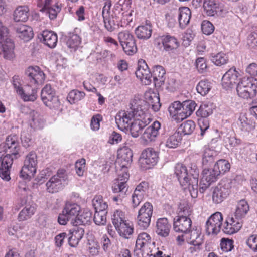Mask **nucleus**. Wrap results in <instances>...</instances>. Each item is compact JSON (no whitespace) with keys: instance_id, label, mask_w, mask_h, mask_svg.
Listing matches in <instances>:
<instances>
[{"instance_id":"obj_1","label":"nucleus","mask_w":257,"mask_h":257,"mask_svg":"<svg viewBox=\"0 0 257 257\" xmlns=\"http://www.w3.org/2000/svg\"><path fill=\"white\" fill-rule=\"evenodd\" d=\"M145 103V101L142 99L134 98L130 103V110L119 112L115 116L116 123L118 128L122 131H128V126L132 122V119L143 115L142 107Z\"/></svg>"},{"instance_id":"obj_2","label":"nucleus","mask_w":257,"mask_h":257,"mask_svg":"<svg viewBox=\"0 0 257 257\" xmlns=\"http://www.w3.org/2000/svg\"><path fill=\"white\" fill-rule=\"evenodd\" d=\"M37 163V156L36 153L34 151L29 152L25 157L20 176L24 179H30L36 172Z\"/></svg>"},{"instance_id":"obj_3","label":"nucleus","mask_w":257,"mask_h":257,"mask_svg":"<svg viewBox=\"0 0 257 257\" xmlns=\"http://www.w3.org/2000/svg\"><path fill=\"white\" fill-rule=\"evenodd\" d=\"M153 207L149 202L145 203L138 211L137 224L141 229H146L150 225Z\"/></svg>"},{"instance_id":"obj_4","label":"nucleus","mask_w":257,"mask_h":257,"mask_svg":"<svg viewBox=\"0 0 257 257\" xmlns=\"http://www.w3.org/2000/svg\"><path fill=\"white\" fill-rule=\"evenodd\" d=\"M3 148L7 153L5 156H10L12 161L20 157L19 151L20 146L16 136H9L7 137Z\"/></svg>"},{"instance_id":"obj_5","label":"nucleus","mask_w":257,"mask_h":257,"mask_svg":"<svg viewBox=\"0 0 257 257\" xmlns=\"http://www.w3.org/2000/svg\"><path fill=\"white\" fill-rule=\"evenodd\" d=\"M202 178L200 182V191L203 192L212 183L215 182L220 177L217 171L213 168H204L202 172Z\"/></svg>"},{"instance_id":"obj_6","label":"nucleus","mask_w":257,"mask_h":257,"mask_svg":"<svg viewBox=\"0 0 257 257\" xmlns=\"http://www.w3.org/2000/svg\"><path fill=\"white\" fill-rule=\"evenodd\" d=\"M222 214L217 212L212 215L206 223V231L208 234H217L220 232L222 224Z\"/></svg>"},{"instance_id":"obj_7","label":"nucleus","mask_w":257,"mask_h":257,"mask_svg":"<svg viewBox=\"0 0 257 257\" xmlns=\"http://www.w3.org/2000/svg\"><path fill=\"white\" fill-rule=\"evenodd\" d=\"M147 116L143 110V115L135 118L131 124L129 125L128 131H130L132 137H138L141 133L142 130L149 123V118Z\"/></svg>"},{"instance_id":"obj_8","label":"nucleus","mask_w":257,"mask_h":257,"mask_svg":"<svg viewBox=\"0 0 257 257\" xmlns=\"http://www.w3.org/2000/svg\"><path fill=\"white\" fill-rule=\"evenodd\" d=\"M230 185L228 183L222 181L214 188L212 199L215 203L222 202L230 193Z\"/></svg>"},{"instance_id":"obj_9","label":"nucleus","mask_w":257,"mask_h":257,"mask_svg":"<svg viewBox=\"0 0 257 257\" xmlns=\"http://www.w3.org/2000/svg\"><path fill=\"white\" fill-rule=\"evenodd\" d=\"M129 174L127 172L119 173L117 182H115L112 188L114 193H118L119 196L124 197L128 188L126 184L128 180Z\"/></svg>"},{"instance_id":"obj_10","label":"nucleus","mask_w":257,"mask_h":257,"mask_svg":"<svg viewBox=\"0 0 257 257\" xmlns=\"http://www.w3.org/2000/svg\"><path fill=\"white\" fill-rule=\"evenodd\" d=\"M199 171L195 164H191L188 171L189 189L193 197L197 196Z\"/></svg>"},{"instance_id":"obj_11","label":"nucleus","mask_w":257,"mask_h":257,"mask_svg":"<svg viewBox=\"0 0 257 257\" xmlns=\"http://www.w3.org/2000/svg\"><path fill=\"white\" fill-rule=\"evenodd\" d=\"M25 75L31 83L42 84L45 79V75L38 66L29 67L25 71Z\"/></svg>"},{"instance_id":"obj_12","label":"nucleus","mask_w":257,"mask_h":257,"mask_svg":"<svg viewBox=\"0 0 257 257\" xmlns=\"http://www.w3.org/2000/svg\"><path fill=\"white\" fill-rule=\"evenodd\" d=\"M133 153L128 148H121L118 150L116 163L121 168L122 172H127V166L132 161Z\"/></svg>"},{"instance_id":"obj_13","label":"nucleus","mask_w":257,"mask_h":257,"mask_svg":"<svg viewBox=\"0 0 257 257\" xmlns=\"http://www.w3.org/2000/svg\"><path fill=\"white\" fill-rule=\"evenodd\" d=\"M192 221L190 218L182 215L177 219H174L173 228L175 232H182L187 234L190 231Z\"/></svg>"},{"instance_id":"obj_14","label":"nucleus","mask_w":257,"mask_h":257,"mask_svg":"<svg viewBox=\"0 0 257 257\" xmlns=\"http://www.w3.org/2000/svg\"><path fill=\"white\" fill-rule=\"evenodd\" d=\"M239 73L235 68H230L223 76L222 78V86L225 89L232 88L238 81Z\"/></svg>"},{"instance_id":"obj_15","label":"nucleus","mask_w":257,"mask_h":257,"mask_svg":"<svg viewBox=\"0 0 257 257\" xmlns=\"http://www.w3.org/2000/svg\"><path fill=\"white\" fill-rule=\"evenodd\" d=\"M136 75L137 77L140 79L142 81L143 79L146 80L147 82H144L146 84H149L151 82L152 75L147 63L144 60L141 59L139 60Z\"/></svg>"},{"instance_id":"obj_16","label":"nucleus","mask_w":257,"mask_h":257,"mask_svg":"<svg viewBox=\"0 0 257 257\" xmlns=\"http://www.w3.org/2000/svg\"><path fill=\"white\" fill-rule=\"evenodd\" d=\"M226 225L223 227V231L228 234H233L240 230L242 226L241 219L228 217L225 221Z\"/></svg>"},{"instance_id":"obj_17","label":"nucleus","mask_w":257,"mask_h":257,"mask_svg":"<svg viewBox=\"0 0 257 257\" xmlns=\"http://www.w3.org/2000/svg\"><path fill=\"white\" fill-rule=\"evenodd\" d=\"M142 163L148 165L147 168L156 164L158 160V153L152 148H147L144 150L141 154Z\"/></svg>"},{"instance_id":"obj_18","label":"nucleus","mask_w":257,"mask_h":257,"mask_svg":"<svg viewBox=\"0 0 257 257\" xmlns=\"http://www.w3.org/2000/svg\"><path fill=\"white\" fill-rule=\"evenodd\" d=\"M163 46V50L166 52L173 51L180 46L178 39L174 36L169 35H163L160 37Z\"/></svg>"},{"instance_id":"obj_19","label":"nucleus","mask_w":257,"mask_h":257,"mask_svg":"<svg viewBox=\"0 0 257 257\" xmlns=\"http://www.w3.org/2000/svg\"><path fill=\"white\" fill-rule=\"evenodd\" d=\"M13 161L10 156H4L2 158L0 155V163L1 167L0 168V177L4 180L9 181L11 177L10 176V169L13 164Z\"/></svg>"},{"instance_id":"obj_20","label":"nucleus","mask_w":257,"mask_h":257,"mask_svg":"<svg viewBox=\"0 0 257 257\" xmlns=\"http://www.w3.org/2000/svg\"><path fill=\"white\" fill-rule=\"evenodd\" d=\"M174 173L182 186L189 187L188 170L185 166L182 164H177L174 170Z\"/></svg>"},{"instance_id":"obj_21","label":"nucleus","mask_w":257,"mask_h":257,"mask_svg":"<svg viewBox=\"0 0 257 257\" xmlns=\"http://www.w3.org/2000/svg\"><path fill=\"white\" fill-rule=\"evenodd\" d=\"M39 38L45 45L51 48H55L58 41L57 34L52 31H43Z\"/></svg>"},{"instance_id":"obj_22","label":"nucleus","mask_w":257,"mask_h":257,"mask_svg":"<svg viewBox=\"0 0 257 257\" xmlns=\"http://www.w3.org/2000/svg\"><path fill=\"white\" fill-rule=\"evenodd\" d=\"M161 128V123L155 121L150 126L146 128L143 138L146 142L154 141L159 134V130Z\"/></svg>"},{"instance_id":"obj_23","label":"nucleus","mask_w":257,"mask_h":257,"mask_svg":"<svg viewBox=\"0 0 257 257\" xmlns=\"http://www.w3.org/2000/svg\"><path fill=\"white\" fill-rule=\"evenodd\" d=\"M14 29L17 36L25 41H28L33 37V32L31 27L24 24H17Z\"/></svg>"},{"instance_id":"obj_24","label":"nucleus","mask_w":257,"mask_h":257,"mask_svg":"<svg viewBox=\"0 0 257 257\" xmlns=\"http://www.w3.org/2000/svg\"><path fill=\"white\" fill-rule=\"evenodd\" d=\"M73 228L70 230L71 236L68 238L69 245L72 247L76 246L84 235V230L79 225H73Z\"/></svg>"},{"instance_id":"obj_25","label":"nucleus","mask_w":257,"mask_h":257,"mask_svg":"<svg viewBox=\"0 0 257 257\" xmlns=\"http://www.w3.org/2000/svg\"><path fill=\"white\" fill-rule=\"evenodd\" d=\"M191 16V12L188 7H181L178 9V22L179 26L181 29H184L189 24Z\"/></svg>"},{"instance_id":"obj_26","label":"nucleus","mask_w":257,"mask_h":257,"mask_svg":"<svg viewBox=\"0 0 257 257\" xmlns=\"http://www.w3.org/2000/svg\"><path fill=\"white\" fill-rule=\"evenodd\" d=\"M171 225L169 224L166 218H161L156 222V233L162 237H166L169 235Z\"/></svg>"},{"instance_id":"obj_27","label":"nucleus","mask_w":257,"mask_h":257,"mask_svg":"<svg viewBox=\"0 0 257 257\" xmlns=\"http://www.w3.org/2000/svg\"><path fill=\"white\" fill-rule=\"evenodd\" d=\"M81 208L78 204L67 202L63 209V212L70 218V222L73 225V221L75 220Z\"/></svg>"},{"instance_id":"obj_28","label":"nucleus","mask_w":257,"mask_h":257,"mask_svg":"<svg viewBox=\"0 0 257 257\" xmlns=\"http://www.w3.org/2000/svg\"><path fill=\"white\" fill-rule=\"evenodd\" d=\"M242 80L243 84H244L247 90V95H249L248 99H253L257 94V79L251 77L244 78Z\"/></svg>"},{"instance_id":"obj_29","label":"nucleus","mask_w":257,"mask_h":257,"mask_svg":"<svg viewBox=\"0 0 257 257\" xmlns=\"http://www.w3.org/2000/svg\"><path fill=\"white\" fill-rule=\"evenodd\" d=\"M2 55L3 57L8 60H12L15 57L14 53L15 45L11 39H6V42L2 44Z\"/></svg>"},{"instance_id":"obj_30","label":"nucleus","mask_w":257,"mask_h":257,"mask_svg":"<svg viewBox=\"0 0 257 257\" xmlns=\"http://www.w3.org/2000/svg\"><path fill=\"white\" fill-rule=\"evenodd\" d=\"M152 33V26L149 23H146L145 25L139 26L135 29L136 36L140 39H148L151 36Z\"/></svg>"},{"instance_id":"obj_31","label":"nucleus","mask_w":257,"mask_h":257,"mask_svg":"<svg viewBox=\"0 0 257 257\" xmlns=\"http://www.w3.org/2000/svg\"><path fill=\"white\" fill-rule=\"evenodd\" d=\"M46 186L48 192L54 193L62 189V182L57 176H53L46 183Z\"/></svg>"},{"instance_id":"obj_32","label":"nucleus","mask_w":257,"mask_h":257,"mask_svg":"<svg viewBox=\"0 0 257 257\" xmlns=\"http://www.w3.org/2000/svg\"><path fill=\"white\" fill-rule=\"evenodd\" d=\"M29 17V9L25 6H19L14 12L13 18L15 22L27 21Z\"/></svg>"},{"instance_id":"obj_33","label":"nucleus","mask_w":257,"mask_h":257,"mask_svg":"<svg viewBox=\"0 0 257 257\" xmlns=\"http://www.w3.org/2000/svg\"><path fill=\"white\" fill-rule=\"evenodd\" d=\"M166 72L164 68L160 65L155 66L154 67L153 72L152 73V77L154 81L160 85L164 83L165 78Z\"/></svg>"},{"instance_id":"obj_34","label":"nucleus","mask_w":257,"mask_h":257,"mask_svg":"<svg viewBox=\"0 0 257 257\" xmlns=\"http://www.w3.org/2000/svg\"><path fill=\"white\" fill-rule=\"evenodd\" d=\"M146 102L151 106L155 112L158 111L161 107L160 97L158 94L155 93L146 94Z\"/></svg>"},{"instance_id":"obj_35","label":"nucleus","mask_w":257,"mask_h":257,"mask_svg":"<svg viewBox=\"0 0 257 257\" xmlns=\"http://www.w3.org/2000/svg\"><path fill=\"white\" fill-rule=\"evenodd\" d=\"M92 213L89 210H84L77 216L75 220L73 221V225H86L90 222Z\"/></svg>"},{"instance_id":"obj_36","label":"nucleus","mask_w":257,"mask_h":257,"mask_svg":"<svg viewBox=\"0 0 257 257\" xmlns=\"http://www.w3.org/2000/svg\"><path fill=\"white\" fill-rule=\"evenodd\" d=\"M249 210L248 203L244 199L240 200L235 212V217L242 219L244 217Z\"/></svg>"},{"instance_id":"obj_37","label":"nucleus","mask_w":257,"mask_h":257,"mask_svg":"<svg viewBox=\"0 0 257 257\" xmlns=\"http://www.w3.org/2000/svg\"><path fill=\"white\" fill-rule=\"evenodd\" d=\"M201 233L197 229H193L189 231L186 236L187 241L191 245H201L202 238L200 237Z\"/></svg>"},{"instance_id":"obj_38","label":"nucleus","mask_w":257,"mask_h":257,"mask_svg":"<svg viewBox=\"0 0 257 257\" xmlns=\"http://www.w3.org/2000/svg\"><path fill=\"white\" fill-rule=\"evenodd\" d=\"M181 134L179 132H176L167 138L164 144L169 148H175L181 143Z\"/></svg>"},{"instance_id":"obj_39","label":"nucleus","mask_w":257,"mask_h":257,"mask_svg":"<svg viewBox=\"0 0 257 257\" xmlns=\"http://www.w3.org/2000/svg\"><path fill=\"white\" fill-rule=\"evenodd\" d=\"M213 104L210 102H203L197 111L196 114L201 117H207L212 113Z\"/></svg>"},{"instance_id":"obj_40","label":"nucleus","mask_w":257,"mask_h":257,"mask_svg":"<svg viewBox=\"0 0 257 257\" xmlns=\"http://www.w3.org/2000/svg\"><path fill=\"white\" fill-rule=\"evenodd\" d=\"M25 101L35 100L37 98L36 91L30 86H27L23 89L22 94H18Z\"/></svg>"},{"instance_id":"obj_41","label":"nucleus","mask_w":257,"mask_h":257,"mask_svg":"<svg viewBox=\"0 0 257 257\" xmlns=\"http://www.w3.org/2000/svg\"><path fill=\"white\" fill-rule=\"evenodd\" d=\"M67 40L66 44L67 46L75 50L81 42L80 37L74 32H69L66 36Z\"/></svg>"},{"instance_id":"obj_42","label":"nucleus","mask_w":257,"mask_h":257,"mask_svg":"<svg viewBox=\"0 0 257 257\" xmlns=\"http://www.w3.org/2000/svg\"><path fill=\"white\" fill-rule=\"evenodd\" d=\"M42 100L46 106L51 109H57L60 105L59 99L55 93L42 99Z\"/></svg>"},{"instance_id":"obj_43","label":"nucleus","mask_w":257,"mask_h":257,"mask_svg":"<svg viewBox=\"0 0 257 257\" xmlns=\"http://www.w3.org/2000/svg\"><path fill=\"white\" fill-rule=\"evenodd\" d=\"M214 168L220 176L230 170V165L228 161L220 159L215 164Z\"/></svg>"},{"instance_id":"obj_44","label":"nucleus","mask_w":257,"mask_h":257,"mask_svg":"<svg viewBox=\"0 0 257 257\" xmlns=\"http://www.w3.org/2000/svg\"><path fill=\"white\" fill-rule=\"evenodd\" d=\"M214 152L208 148L204 149L202 156V165L204 167H208L214 161Z\"/></svg>"},{"instance_id":"obj_45","label":"nucleus","mask_w":257,"mask_h":257,"mask_svg":"<svg viewBox=\"0 0 257 257\" xmlns=\"http://www.w3.org/2000/svg\"><path fill=\"white\" fill-rule=\"evenodd\" d=\"M203 8L208 16H214L217 15L218 5L213 0H204Z\"/></svg>"},{"instance_id":"obj_46","label":"nucleus","mask_w":257,"mask_h":257,"mask_svg":"<svg viewBox=\"0 0 257 257\" xmlns=\"http://www.w3.org/2000/svg\"><path fill=\"white\" fill-rule=\"evenodd\" d=\"M92 203L96 211L106 212L108 208L107 202L104 201L100 195L95 196L92 200Z\"/></svg>"},{"instance_id":"obj_47","label":"nucleus","mask_w":257,"mask_h":257,"mask_svg":"<svg viewBox=\"0 0 257 257\" xmlns=\"http://www.w3.org/2000/svg\"><path fill=\"white\" fill-rule=\"evenodd\" d=\"M85 93L82 91L74 89L68 94L67 99L70 104H74L84 98Z\"/></svg>"},{"instance_id":"obj_48","label":"nucleus","mask_w":257,"mask_h":257,"mask_svg":"<svg viewBox=\"0 0 257 257\" xmlns=\"http://www.w3.org/2000/svg\"><path fill=\"white\" fill-rule=\"evenodd\" d=\"M237 124L243 132H249L253 128V126L250 123V120L244 114L239 116Z\"/></svg>"},{"instance_id":"obj_49","label":"nucleus","mask_w":257,"mask_h":257,"mask_svg":"<svg viewBox=\"0 0 257 257\" xmlns=\"http://www.w3.org/2000/svg\"><path fill=\"white\" fill-rule=\"evenodd\" d=\"M151 242V237L146 232L139 234L136 240V246L141 249L145 246L148 245Z\"/></svg>"},{"instance_id":"obj_50","label":"nucleus","mask_w":257,"mask_h":257,"mask_svg":"<svg viewBox=\"0 0 257 257\" xmlns=\"http://www.w3.org/2000/svg\"><path fill=\"white\" fill-rule=\"evenodd\" d=\"M116 230L120 236L128 238L130 235H132L133 232V228L129 225L126 222L122 223L118 227H115Z\"/></svg>"},{"instance_id":"obj_51","label":"nucleus","mask_w":257,"mask_h":257,"mask_svg":"<svg viewBox=\"0 0 257 257\" xmlns=\"http://www.w3.org/2000/svg\"><path fill=\"white\" fill-rule=\"evenodd\" d=\"M35 211V209L31 205L26 206L19 213L18 219L20 221H24L30 218Z\"/></svg>"},{"instance_id":"obj_52","label":"nucleus","mask_w":257,"mask_h":257,"mask_svg":"<svg viewBox=\"0 0 257 257\" xmlns=\"http://www.w3.org/2000/svg\"><path fill=\"white\" fill-rule=\"evenodd\" d=\"M195 123L191 120H189L183 122L179 128V131L184 135H191L195 130Z\"/></svg>"},{"instance_id":"obj_53","label":"nucleus","mask_w":257,"mask_h":257,"mask_svg":"<svg viewBox=\"0 0 257 257\" xmlns=\"http://www.w3.org/2000/svg\"><path fill=\"white\" fill-rule=\"evenodd\" d=\"M211 88V83L207 80H201L196 86V90L202 96L206 95Z\"/></svg>"},{"instance_id":"obj_54","label":"nucleus","mask_w":257,"mask_h":257,"mask_svg":"<svg viewBox=\"0 0 257 257\" xmlns=\"http://www.w3.org/2000/svg\"><path fill=\"white\" fill-rule=\"evenodd\" d=\"M112 221L115 228L118 227L122 223H125L126 220H125L124 213L120 210H116L112 216Z\"/></svg>"},{"instance_id":"obj_55","label":"nucleus","mask_w":257,"mask_h":257,"mask_svg":"<svg viewBox=\"0 0 257 257\" xmlns=\"http://www.w3.org/2000/svg\"><path fill=\"white\" fill-rule=\"evenodd\" d=\"M87 249L91 255H96L98 254L100 246L98 241L94 239H88Z\"/></svg>"},{"instance_id":"obj_56","label":"nucleus","mask_w":257,"mask_h":257,"mask_svg":"<svg viewBox=\"0 0 257 257\" xmlns=\"http://www.w3.org/2000/svg\"><path fill=\"white\" fill-rule=\"evenodd\" d=\"M181 103L184 108L187 118L192 114L197 106L195 102L191 100L184 101Z\"/></svg>"},{"instance_id":"obj_57","label":"nucleus","mask_w":257,"mask_h":257,"mask_svg":"<svg viewBox=\"0 0 257 257\" xmlns=\"http://www.w3.org/2000/svg\"><path fill=\"white\" fill-rule=\"evenodd\" d=\"M32 122L31 125L35 128H42L43 124V120L40 115L34 111L30 113Z\"/></svg>"},{"instance_id":"obj_58","label":"nucleus","mask_w":257,"mask_h":257,"mask_svg":"<svg viewBox=\"0 0 257 257\" xmlns=\"http://www.w3.org/2000/svg\"><path fill=\"white\" fill-rule=\"evenodd\" d=\"M211 60L217 66H221L226 64L228 61L227 57L223 53H219L214 55H211Z\"/></svg>"},{"instance_id":"obj_59","label":"nucleus","mask_w":257,"mask_h":257,"mask_svg":"<svg viewBox=\"0 0 257 257\" xmlns=\"http://www.w3.org/2000/svg\"><path fill=\"white\" fill-rule=\"evenodd\" d=\"M118 39L121 46L122 47L127 42H130L135 38L133 35H132L128 31H121L118 34Z\"/></svg>"},{"instance_id":"obj_60","label":"nucleus","mask_w":257,"mask_h":257,"mask_svg":"<svg viewBox=\"0 0 257 257\" xmlns=\"http://www.w3.org/2000/svg\"><path fill=\"white\" fill-rule=\"evenodd\" d=\"M122 47L124 52L128 55L134 54L137 51L135 39L130 42H127Z\"/></svg>"},{"instance_id":"obj_61","label":"nucleus","mask_w":257,"mask_h":257,"mask_svg":"<svg viewBox=\"0 0 257 257\" xmlns=\"http://www.w3.org/2000/svg\"><path fill=\"white\" fill-rule=\"evenodd\" d=\"M106 212L96 211L94 215L93 220L97 225H104L106 221Z\"/></svg>"},{"instance_id":"obj_62","label":"nucleus","mask_w":257,"mask_h":257,"mask_svg":"<svg viewBox=\"0 0 257 257\" xmlns=\"http://www.w3.org/2000/svg\"><path fill=\"white\" fill-rule=\"evenodd\" d=\"M21 140L23 146L25 148L29 147L32 144L30 135L27 131H23L21 132Z\"/></svg>"},{"instance_id":"obj_63","label":"nucleus","mask_w":257,"mask_h":257,"mask_svg":"<svg viewBox=\"0 0 257 257\" xmlns=\"http://www.w3.org/2000/svg\"><path fill=\"white\" fill-rule=\"evenodd\" d=\"M61 7L60 5H59L58 3H56L52 7L49 8L45 12L49 15V17L51 20L55 19L57 14L60 12Z\"/></svg>"},{"instance_id":"obj_64","label":"nucleus","mask_w":257,"mask_h":257,"mask_svg":"<svg viewBox=\"0 0 257 257\" xmlns=\"http://www.w3.org/2000/svg\"><path fill=\"white\" fill-rule=\"evenodd\" d=\"M248 45L252 49H257V30L252 32L248 36Z\"/></svg>"}]
</instances>
